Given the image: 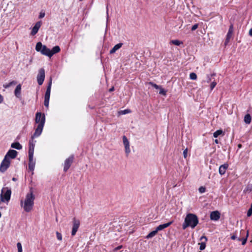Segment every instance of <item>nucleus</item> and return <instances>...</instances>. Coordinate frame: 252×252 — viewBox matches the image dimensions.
Instances as JSON below:
<instances>
[{
	"mask_svg": "<svg viewBox=\"0 0 252 252\" xmlns=\"http://www.w3.org/2000/svg\"><path fill=\"white\" fill-rule=\"evenodd\" d=\"M198 219L196 215L192 213L188 214L182 224V228L184 230L188 227L194 228L198 224Z\"/></svg>",
	"mask_w": 252,
	"mask_h": 252,
	"instance_id": "1",
	"label": "nucleus"
},
{
	"mask_svg": "<svg viewBox=\"0 0 252 252\" xmlns=\"http://www.w3.org/2000/svg\"><path fill=\"white\" fill-rule=\"evenodd\" d=\"M34 199L35 196L33 194V191L31 189L30 192L27 194L24 202L23 206L25 211L29 212L32 209Z\"/></svg>",
	"mask_w": 252,
	"mask_h": 252,
	"instance_id": "2",
	"label": "nucleus"
},
{
	"mask_svg": "<svg viewBox=\"0 0 252 252\" xmlns=\"http://www.w3.org/2000/svg\"><path fill=\"white\" fill-rule=\"evenodd\" d=\"M34 149V145L33 142L32 141L30 143V147L29 149V169L32 171L33 170L35 166V162L33 161Z\"/></svg>",
	"mask_w": 252,
	"mask_h": 252,
	"instance_id": "3",
	"label": "nucleus"
},
{
	"mask_svg": "<svg viewBox=\"0 0 252 252\" xmlns=\"http://www.w3.org/2000/svg\"><path fill=\"white\" fill-rule=\"evenodd\" d=\"M44 125V119L42 120L41 124H39L37 125V127L35 129V132H34L32 136L31 139L29 141V144L32 141L33 142V144L34 145V147H35V143L36 142V141H34L33 139L35 137H37L39 136L43 130V128Z\"/></svg>",
	"mask_w": 252,
	"mask_h": 252,
	"instance_id": "4",
	"label": "nucleus"
},
{
	"mask_svg": "<svg viewBox=\"0 0 252 252\" xmlns=\"http://www.w3.org/2000/svg\"><path fill=\"white\" fill-rule=\"evenodd\" d=\"M11 194V190L10 189L7 187L3 188L1 189V193L0 194L1 201H8L10 199Z\"/></svg>",
	"mask_w": 252,
	"mask_h": 252,
	"instance_id": "5",
	"label": "nucleus"
},
{
	"mask_svg": "<svg viewBox=\"0 0 252 252\" xmlns=\"http://www.w3.org/2000/svg\"><path fill=\"white\" fill-rule=\"evenodd\" d=\"M35 50L37 52H40L42 55H45L50 58L51 57L50 49L48 48L46 46L43 45L40 42H38L36 43Z\"/></svg>",
	"mask_w": 252,
	"mask_h": 252,
	"instance_id": "6",
	"label": "nucleus"
},
{
	"mask_svg": "<svg viewBox=\"0 0 252 252\" xmlns=\"http://www.w3.org/2000/svg\"><path fill=\"white\" fill-rule=\"evenodd\" d=\"M72 223H73V224H72V231H71V235L74 236L76 234V233L79 227V226L80 224V222L79 220H77L75 218H74L73 219Z\"/></svg>",
	"mask_w": 252,
	"mask_h": 252,
	"instance_id": "7",
	"label": "nucleus"
},
{
	"mask_svg": "<svg viewBox=\"0 0 252 252\" xmlns=\"http://www.w3.org/2000/svg\"><path fill=\"white\" fill-rule=\"evenodd\" d=\"M10 164V160L9 159H7L4 158L0 165V171L2 172H5L7 168L9 167Z\"/></svg>",
	"mask_w": 252,
	"mask_h": 252,
	"instance_id": "8",
	"label": "nucleus"
},
{
	"mask_svg": "<svg viewBox=\"0 0 252 252\" xmlns=\"http://www.w3.org/2000/svg\"><path fill=\"white\" fill-rule=\"evenodd\" d=\"M45 79V70L43 68H40L39 70L38 74L37 76V81L39 85H41L43 83Z\"/></svg>",
	"mask_w": 252,
	"mask_h": 252,
	"instance_id": "9",
	"label": "nucleus"
},
{
	"mask_svg": "<svg viewBox=\"0 0 252 252\" xmlns=\"http://www.w3.org/2000/svg\"><path fill=\"white\" fill-rule=\"evenodd\" d=\"M74 159L73 155L70 156L68 158H66L64 161L63 171L66 172L70 168Z\"/></svg>",
	"mask_w": 252,
	"mask_h": 252,
	"instance_id": "10",
	"label": "nucleus"
},
{
	"mask_svg": "<svg viewBox=\"0 0 252 252\" xmlns=\"http://www.w3.org/2000/svg\"><path fill=\"white\" fill-rule=\"evenodd\" d=\"M123 141L124 145L125 146V152L126 153V156H127L130 152L129 142L125 135H124L123 136Z\"/></svg>",
	"mask_w": 252,
	"mask_h": 252,
	"instance_id": "11",
	"label": "nucleus"
},
{
	"mask_svg": "<svg viewBox=\"0 0 252 252\" xmlns=\"http://www.w3.org/2000/svg\"><path fill=\"white\" fill-rule=\"evenodd\" d=\"M246 234V236L245 237H243L242 238H240V237L238 238L237 240L238 241H242V244L243 245H245L247 242V238L249 236V231H247L246 233L245 231L244 230H241L240 231V234L242 235H245Z\"/></svg>",
	"mask_w": 252,
	"mask_h": 252,
	"instance_id": "12",
	"label": "nucleus"
},
{
	"mask_svg": "<svg viewBox=\"0 0 252 252\" xmlns=\"http://www.w3.org/2000/svg\"><path fill=\"white\" fill-rule=\"evenodd\" d=\"M17 154L18 152L14 150H9L5 156L4 158L9 159L10 158L13 159L16 158Z\"/></svg>",
	"mask_w": 252,
	"mask_h": 252,
	"instance_id": "13",
	"label": "nucleus"
},
{
	"mask_svg": "<svg viewBox=\"0 0 252 252\" xmlns=\"http://www.w3.org/2000/svg\"><path fill=\"white\" fill-rule=\"evenodd\" d=\"M41 24L42 23L41 21H38L35 23V25L32 28V32H31V35H34L37 33L39 29H40L41 26Z\"/></svg>",
	"mask_w": 252,
	"mask_h": 252,
	"instance_id": "14",
	"label": "nucleus"
},
{
	"mask_svg": "<svg viewBox=\"0 0 252 252\" xmlns=\"http://www.w3.org/2000/svg\"><path fill=\"white\" fill-rule=\"evenodd\" d=\"M44 119V123L45 122V116L43 114L42 115L41 112H37L35 115V122L36 124H41L42 120Z\"/></svg>",
	"mask_w": 252,
	"mask_h": 252,
	"instance_id": "15",
	"label": "nucleus"
},
{
	"mask_svg": "<svg viewBox=\"0 0 252 252\" xmlns=\"http://www.w3.org/2000/svg\"><path fill=\"white\" fill-rule=\"evenodd\" d=\"M233 31V25H231L229 27L228 32L227 33L225 43H224L225 45H226L229 41V40L232 35Z\"/></svg>",
	"mask_w": 252,
	"mask_h": 252,
	"instance_id": "16",
	"label": "nucleus"
},
{
	"mask_svg": "<svg viewBox=\"0 0 252 252\" xmlns=\"http://www.w3.org/2000/svg\"><path fill=\"white\" fill-rule=\"evenodd\" d=\"M200 240L202 242L200 243H199V245H200V250L202 251L205 249L206 247V242L207 241V238L205 236H202L200 239Z\"/></svg>",
	"mask_w": 252,
	"mask_h": 252,
	"instance_id": "17",
	"label": "nucleus"
},
{
	"mask_svg": "<svg viewBox=\"0 0 252 252\" xmlns=\"http://www.w3.org/2000/svg\"><path fill=\"white\" fill-rule=\"evenodd\" d=\"M220 218V213L217 211H213L211 213L210 219L211 220H218Z\"/></svg>",
	"mask_w": 252,
	"mask_h": 252,
	"instance_id": "18",
	"label": "nucleus"
},
{
	"mask_svg": "<svg viewBox=\"0 0 252 252\" xmlns=\"http://www.w3.org/2000/svg\"><path fill=\"white\" fill-rule=\"evenodd\" d=\"M21 85L18 84L14 91V94L17 98H20L21 96Z\"/></svg>",
	"mask_w": 252,
	"mask_h": 252,
	"instance_id": "19",
	"label": "nucleus"
},
{
	"mask_svg": "<svg viewBox=\"0 0 252 252\" xmlns=\"http://www.w3.org/2000/svg\"><path fill=\"white\" fill-rule=\"evenodd\" d=\"M228 167V164L227 163H224L223 165H221L219 167V173L222 175L225 174L226 169Z\"/></svg>",
	"mask_w": 252,
	"mask_h": 252,
	"instance_id": "20",
	"label": "nucleus"
},
{
	"mask_svg": "<svg viewBox=\"0 0 252 252\" xmlns=\"http://www.w3.org/2000/svg\"><path fill=\"white\" fill-rule=\"evenodd\" d=\"M173 222V221H170L166 223L160 224V225H158L156 228L157 229L158 231L162 230L168 227V226H169L171 224H172Z\"/></svg>",
	"mask_w": 252,
	"mask_h": 252,
	"instance_id": "21",
	"label": "nucleus"
},
{
	"mask_svg": "<svg viewBox=\"0 0 252 252\" xmlns=\"http://www.w3.org/2000/svg\"><path fill=\"white\" fill-rule=\"evenodd\" d=\"M123 43H119L116 45H115L113 48L112 49H111V50L110 51V54H114V53H115V52L118 50V49H119L120 48L122 47V45H123Z\"/></svg>",
	"mask_w": 252,
	"mask_h": 252,
	"instance_id": "22",
	"label": "nucleus"
},
{
	"mask_svg": "<svg viewBox=\"0 0 252 252\" xmlns=\"http://www.w3.org/2000/svg\"><path fill=\"white\" fill-rule=\"evenodd\" d=\"M61 49L59 46L54 47L52 50H50V57H51L54 54L59 53Z\"/></svg>",
	"mask_w": 252,
	"mask_h": 252,
	"instance_id": "23",
	"label": "nucleus"
},
{
	"mask_svg": "<svg viewBox=\"0 0 252 252\" xmlns=\"http://www.w3.org/2000/svg\"><path fill=\"white\" fill-rule=\"evenodd\" d=\"M17 84V82L16 81H12L8 83H5L3 85V88L5 89L8 88L12 86H14Z\"/></svg>",
	"mask_w": 252,
	"mask_h": 252,
	"instance_id": "24",
	"label": "nucleus"
},
{
	"mask_svg": "<svg viewBox=\"0 0 252 252\" xmlns=\"http://www.w3.org/2000/svg\"><path fill=\"white\" fill-rule=\"evenodd\" d=\"M11 147L12 148H14L17 150H20L22 148V145L19 142L13 143L11 144Z\"/></svg>",
	"mask_w": 252,
	"mask_h": 252,
	"instance_id": "25",
	"label": "nucleus"
},
{
	"mask_svg": "<svg viewBox=\"0 0 252 252\" xmlns=\"http://www.w3.org/2000/svg\"><path fill=\"white\" fill-rule=\"evenodd\" d=\"M158 230L156 228V230L152 231L150 233L148 234L146 237V238L147 239H150L153 237H154L158 233Z\"/></svg>",
	"mask_w": 252,
	"mask_h": 252,
	"instance_id": "26",
	"label": "nucleus"
},
{
	"mask_svg": "<svg viewBox=\"0 0 252 252\" xmlns=\"http://www.w3.org/2000/svg\"><path fill=\"white\" fill-rule=\"evenodd\" d=\"M251 116L250 114H248L245 115L244 117V122L247 124H249L251 122Z\"/></svg>",
	"mask_w": 252,
	"mask_h": 252,
	"instance_id": "27",
	"label": "nucleus"
},
{
	"mask_svg": "<svg viewBox=\"0 0 252 252\" xmlns=\"http://www.w3.org/2000/svg\"><path fill=\"white\" fill-rule=\"evenodd\" d=\"M51 85H52V79H50V80L48 83V86L47 87L46 91L45 94H50L51 89Z\"/></svg>",
	"mask_w": 252,
	"mask_h": 252,
	"instance_id": "28",
	"label": "nucleus"
},
{
	"mask_svg": "<svg viewBox=\"0 0 252 252\" xmlns=\"http://www.w3.org/2000/svg\"><path fill=\"white\" fill-rule=\"evenodd\" d=\"M170 43L177 46H179L183 44V42L179 40H172L170 41Z\"/></svg>",
	"mask_w": 252,
	"mask_h": 252,
	"instance_id": "29",
	"label": "nucleus"
},
{
	"mask_svg": "<svg viewBox=\"0 0 252 252\" xmlns=\"http://www.w3.org/2000/svg\"><path fill=\"white\" fill-rule=\"evenodd\" d=\"M223 131L221 129H219L213 133V136L214 137L217 138L222 133Z\"/></svg>",
	"mask_w": 252,
	"mask_h": 252,
	"instance_id": "30",
	"label": "nucleus"
},
{
	"mask_svg": "<svg viewBox=\"0 0 252 252\" xmlns=\"http://www.w3.org/2000/svg\"><path fill=\"white\" fill-rule=\"evenodd\" d=\"M189 78L190 79L194 80L197 79V75L195 73L192 72L189 74Z\"/></svg>",
	"mask_w": 252,
	"mask_h": 252,
	"instance_id": "31",
	"label": "nucleus"
},
{
	"mask_svg": "<svg viewBox=\"0 0 252 252\" xmlns=\"http://www.w3.org/2000/svg\"><path fill=\"white\" fill-rule=\"evenodd\" d=\"M159 94H162L163 95H166V91L162 89L161 87L159 88Z\"/></svg>",
	"mask_w": 252,
	"mask_h": 252,
	"instance_id": "32",
	"label": "nucleus"
},
{
	"mask_svg": "<svg viewBox=\"0 0 252 252\" xmlns=\"http://www.w3.org/2000/svg\"><path fill=\"white\" fill-rule=\"evenodd\" d=\"M17 247L18 249V252H22V245L20 242L17 244Z\"/></svg>",
	"mask_w": 252,
	"mask_h": 252,
	"instance_id": "33",
	"label": "nucleus"
},
{
	"mask_svg": "<svg viewBox=\"0 0 252 252\" xmlns=\"http://www.w3.org/2000/svg\"><path fill=\"white\" fill-rule=\"evenodd\" d=\"M56 235H57V238L58 239V240H59V241H62V234L58 231L56 232Z\"/></svg>",
	"mask_w": 252,
	"mask_h": 252,
	"instance_id": "34",
	"label": "nucleus"
},
{
	"mask_svg": "<svg viewBox=\"0 0 252 252\" xmlns=\"http://www.w3.org/2000/svg\"><path fill=\"white\" fill-rule=\"evenodd\" d=\"M198 190L200 193H202L206 191V188L202 186L199 188Z\"/></svg>",
	"mask_w": 252,
	"mask_h": 252,
	"instance_id": "35",
	"label": "nucleus"
},
{
	"mask_svg": "<svg viewBox=\"0 0 252 252\" xmlns=\"http://www.w3.org/2000/svg\"><path fill=\"white\" fill-rule=\"evenodd\" d=\"M149 84L152 85L153 87H154L156 89H158L160 87V86H159L157 85V84H154V83L151 82H149Z\"/></svg>",
	"mask_w": 252,
	"mask_h": 252,
	"instance_id": "36",
	"label": "nucleus"
},
{
	"mask_svg": "<svg viewBox=\"0 0 252 252\" xmlns=\"http://www.w3.org/2000/svg\"><path fill=\"white\" fill-rule=\"evenodd\" d=\"M216 85H217V83L216 82H215V81L212 82L210 85L211 90H212L215 88V87L216 86Z\"/></svg>",
	"mask_w": 252,
	"mask_h": 252,
	"instance_id": "37",
	"label": "nucleus"
},
{
	"mask_svg": "<svg viewBox=\"0 0 252 252\" xmlns=\"http://www.w3.org/2000/svg\"><path fill=\"white\" fill-rule=\"evenodd\" d=\"M183 155L185 158H186L188 156V148L185 149L183 151Z\"/></svg>",
	"mask_w": 252,
	"mask_h": 252,
	"instance_id": "38",
	"label": "nucleus"
},
{
	"mask_svg": "<svg viewBox=\"0 0 252 252\" xmlns=\"http://www.w3.org/2000/svg\"><path fill=\"white\" fill-rule=\"evenodd\" d=\"M252 215V208H250L247 212V216L250 217Z\"/></svg>",
	"mask_w": 252,
	"mask_h": 252,
	"instance_id": "39",
	"label": "nucleus"
},
{
	"mask_svg": "<svg viewBox=\"0 0 252 252\" xmlns=\"http://www.w3.org/2000/svg\"><path fill=\"white\" fill-rule=\"evenodd\" d=\"M49 99H44V105L48 107L49 106Z\"/></svg>",
	"mask_w": 252,
	"mask_h": 252,
	"instance_id": "40",
	"label": "nucleus"
},
{
	"mask_svg": "<svg viewBox=\"0 0 252 252\" xmlns=\"http://www.w3.org/2000/svg\"><path fill=\"white\" fill-rule=\"evenodd\" d=\"M198 24H196L193 25L191 27V31H195L197 28H198Z\"/></svg>",
	"mask_w": 252,
	"mask_h": 252,
	"instance_id": "41",
	"label": "nucleus"
},
{
	"mask_svg": "<svg viewBox=\"0 0 252 252\" xmlns=\"http://www.w3.org/2000/svg\"><path fill=\"white\" fill-rule=\"evenodd\" d=\"M238 237H237V235H236V233H234V234H233L231 236V239L232 240H235V239H237V238L238 239Z\"/></svg>",
	"mask_w": 252,
	"mask_h": 252,
	"instance_id": "42",
	"label": "nucleus"
},
{
	"mask_svg": "<svg viewBox=\"0 0 252 252\" xmlns=\"http://www.w3.org/2000/svg\"><path fill=\"white\" fill-rule=\"evenodd\" d=\"M50 94H45L44 99H50Z\"/></svg>",
	"mask_w": 252,
	"mask_h": 252,
	"instance_id": "43",
	"label": "nucleus"
},
{
	"mask_svg": "<svg viewBox=\"0 0 252 252\" xmlns=\"http://www.w3.org/2000/svg\"><path fill=\"white\" fill-rule=\"evenodd\" d=\"M44 16H45V13H44V12H41L40 13V14H39V18H43Z\"/></svg>",
	"mask_w": 252,
	"mask_h": 252,
	"instance_id": "44",
	"label": "nucleus"
},
{
	"mask_svg": "<svg viewBox=\"0 0 252 252\" xmlns=\"http://www.w3.org/2000/svg\"><path fill=\"white\" fill-rule=\"evenodd\" d=\"M129 112H130L129 110L126 109V110H125L124 111H122V113L123 114H127V113H129Z\"/></svg>",
	"mask_w": 252,
	"mask_h": 252,
	"instance_id": "45",
	"label": "nucleus"
},
{
	"mask_svg": "<svg viewBox=\"0 0 252 252\" xmlns=\"http://www.w3.org/2000/svg\"><path fill=\"white\" fill-rule=\"evenodd\" d=\"M211 81V79L210 77V76L209 75H207V83H209V82H210Z\"/></svg>",
	"mask_w": 252,
	"mask_h": 252,
	"instance_id": "46",
	"label": "nucleus"
},
{
	"mask_svg": "<svg viewBox=\"0 0 252 252\" xmlns=\"http://www.w3.org/2000/svg\"><path fill=\"white\" fill-rule=\"evenodd\" d=\"M3 101V97L2 95L0 94V103Z\"/></svg>",
	"mask_w": 252,
	"mask_h": 252,
	"instance_id": "47",
	"label": "nucleus"
},
{
	"mask_svg": "<svg viewBox=\"0 0 252 252\" xmlns=\"http://www.w3.org/2000/svg\"><path fill=\"white\" fill-rule=\"evenodd\" d=\"M122 248V246H119L115 249V251H118Z\"/></svg>",
	"mask_w": 252,
	"mask_h": 252,
	"instance_id": "48",
	"label": "nucleus"
},
{
	"mask_svg": "<svg viewBox=\"0 0 252 252\" xmlns=\"http://www.w3.org/2000/svg\"><path fill=\"white\" fill-rule=\"evenodd\" d=\"M249 34L250 36H252V28L250 30Z\"/></svg>",
	"mask_w": 252,
	"mask_h": 252,
	"instance_id": "49",
	"label": "nucleus"
},
{
	"mask_svg": "<svg viewBox=\"0 0 252 252\" xmlns=\"http://www.w3.org/2000/svg\"><path fill=\"white\" fill-rule=\"evenodd\" d=\"M114 90V87H112V88H111L110 89H109V92H111L112 91H113Z\"/></svg>",
	"mask_w": 252,
	"mask_h": 252,
	"instance_id": "50",
	"label": "nucleus"
},
{
	"mask_svg": "<svg viewBox=\"0 0 252 252\" xmlns=\"http://www.w3.org/2000/svg\"><path fill=\"white\" fill-rule=\"evenodd\" d=\"M106 12L107 15H108V4L106 6Z\"/></svg>",
	"mask_w": 252,
	"mask_h": 252,
	"instance_id": "51",
	"label": "nucleus"
},
{
	"mask_svg": "<svg viewBox=\"0 0 252 252\" xmlns=\"http://www.w3.org/2000/svg\"><path fill=\"white\" fill-rule=\"evenodd\" d=\"M249 188H250V191H252V185H250V186H249Z\"/></svg>",
	"mask_w": 252,
	"mask_h": 252,
	"instance_id": "52",
	"label": "nucleus"
},
{
	"mask_svg": "<svg viewBox=\"0 0 252 252\" xmlns=\"http://www.w3.org/2000/svg\"><path fill=\"white\" fill-rule=\"evenodd\" d=\"M12 181H16L17 180V179H16V178H14V177H13V178H12Z\"/></svg>",
	"mask_w": 252,
	"mask_h": 252,
	"instance_id": "53",
	"label": "nucleus"
},
{
	"mask_svg": "<svg viewBox=\"0 0 252 252\" xmlns=\"http://www.w3.org/2000/svg\"><path fill=\"white\" fill-rule=\"evenodd\" d=\"M23 202L22 200L21 201V204L22 206H23Z\"/></svg>",
	"mask_w": 252,
	"mask_h": 252,
	"instance_id": "54",
	"label": "nucleus"
},
{
	"mask_svg": "<svg viewBox=\"0 0 252 252\" xmlns=\"http://www.w3.org/2000/svg\"><path fill=\"white\" fill-rule=\"evenodd\" d=\"M215 142H216V143H218V140L217 139H216V140H215Z\"/></svg>",
	"mask_w": 252,
	"mask_h": 252,
	"instance_id": "55",
	"label": "nucleus"
},
{
	"mask_svg": "<svg viewBox=\"0 0 252 252\" xmlns=\"http://www.w3.org/2000/svg\"><path fill=\"white\" fill-rule=\"evenodd\" d=\"M238 147H239V148H241V144H239V145H238Z\"/></svg>",
	"mask_w": 252,
	"mask_h": 252,
	"instance_id": "56",
	"label": "nucleus"
},
{
	"mask_svg": "<svg viewBox=\"0 0 252 252\" xmlns=\"http://www.w3.org/2000/svg\"><path fill=\"white\" fill-rule=\"evenodd\" d=\"M1 202H2V201H1V200H0V204H1ZM0 208H1V207L0 206Z\"/></svg>",
	"mask_w": 252,
	"mask_h": 252,
	"instance_id": "57",
	"label": "nucleus"
},
{
	"mask_svg": "<svg viewBox=\"0 0 252 252\" xmlns=\"http://www.w3.org/2000/svg\"><path fill=\"white\" fill-rule=\"evenodd\" d=\"M250 208H252V204H251V207H250Z\"/></svg>",
	"mask_w": 252,
	"mask_h": 252,
	"instance_id": "58",
	"label": "nucleus"
},
{
	"mask_svg": "<svg viewBox=\"0 0 252 252\" xmlns=\"http://www.w3.org/2000/svg\"><path fill=\"white\" fill-rule=\"evenodd\" d=\"M1 213L0 212V218L1 217Z\"/></svg>",
	"mask_w": 252,
	"mask_h": 252,
	"instance_id": "59",
	"label": "nucleus"
},
{
	"mask_svg": "<svg viewBox=\"0 0 252 252\" xmlns=\"http://www.w3.org/2000/svg\"><path fill=\"white\" fill-rule=\"evenodd\" d=\"M215 75V74H212L211 76Z\"/></svg>",
	"mask_w": 252,
	"mask_h": 252,
	"instance_id": "60",
	"label": "nucleus"
},
{
	"mask_svg": "<svg viewBox=\"0 0 252 252\" xmlns=\"http://www.w3.org/2000/svg\"><path fill=\"white\" fill-rule=\"evenodd\" d=\"M80 1H82L83 0H79Z\"/></svg>",
	"mask_w": 252,
	"mask_h": 252,
	"instance_id": "61",
	"label": "nucleus"
}]
</instances>
